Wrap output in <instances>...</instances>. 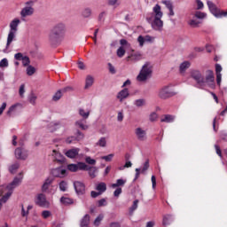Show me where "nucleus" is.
I'll list each match as a JSON object with an SVG mask.
<instances>
[{
    "mask_svg": "<svg viewBox=\"0 0 227 227\" xmlns=\"http://www.w3.org/2000/svg\"><path fill=\"white\" fill-rule=\"evenodd\" d=\"M153 13H154V19L153 20L152 18H146L147 22L151 24L153 29H155V31H162V27L164 26V22L162 21V11H160V5L156 4L153 7Z\"/></svg>",
    "mask_w": 227,
    "mask_h": 227,
    "instance_id": "1",
    "label": "nucleus"
},
{
    "mask_svg": "<svg viewBox=\"0 0 227 227\" xmlns=\"http://www.w3.org/2000/svg\"><path fill=\"white\" fill-rule=\"evenodd\" d=\"M65 31H66L65 24L59 23L55 25L51 30L49 35L50 43L52 45H56V43H58L59 40L63 38V35H65Z\"/></svg>",
    "mask_w": 227,
    "mask_h": 227,
    "instance_id": "2",
    "label": "nucleus"
},
{
    "mask_svg": "<svg viewBox=\"0 0 227 227\" xmlns=\"http://www.w3.org/2000/svg\"><path fill=\"white\" fill-rule=\"evenodd\" d=\"M153 68V67L152 66V63L146 62L143 66L138 75L137 76V81H138L139 82H143L146 81V79H148V77H150V75H152Z\"/></svg>",
    "mask_w": 227,
    "mask_h": 227,
    "instance_id": "3",
    "label": "nucleus"
},
{
    "mask_svg": "<svg viewBox=\"0 0 227 227\" xmlns=\"http://www.w3.org/2000/svg\"><path fill=\"white\" fill-rule=\"evenodd\" d=\"M190 75L192 79L196 81L199 88L203 89V86H205V78L203 77V74H201V72H200V70H192L191 71Z\"/></svg>",
    "mask_w": 227,
    "mask_h": 227,
    "instance_id": "4",
    "label": "nucleus"
},
{
    "mask_svg": "<svg viewBox=\"0 0 227 227\" xmlns=\"http://www.w3.org/2000/svg\"><path fill=\"white\" fill-rule=\"evenodd\" d=\"M204 81L208 85L209 88L215 87V76L214 75L213 70L207 69L206 71V77Z\"/></svg>",
    "mask_w": 227,
    "mask_h": 227,
    "instance_id": "5",
    "label": "nucleus"
},
{
    "mask_svg": "<svg viewBox=\"0 0 227 227\" xmlns=\"http://www.w3.org/2000/svg\"><path fill=\"white\" fill-rule=\"evenodd\" d=\"M207 6L215 17H226L227 12H221L217 9V6L215 5L212 1H207Z\"/></svg>",
    "mask_w": 227,
    "mask_h": 227,
    "instance_id": "6",
    "label": "nucleus"
},
{
    "mask_svg": "<svg viewBox=\"0 0 227 227\" xmlns=\"http://www.w3.org/2000/svg\"><path fill=\"white\" fill-rule=\"evenodd\" d=\"M51 175L55 178H65L67 176V169L63 168V167H59L56 168H52L51 170Z\"/></svg>",
    "mask_w": 227,
    "mask_h": 227,
    "instance_id": "7",
    "label": "nucleus"
},
{
    "mask_svg": "<svg viewBox=\"0 0 227 227\" xmlns=\"http://www.w3.org/2000/svg\"><path fill=\"white\" fill-rule=\"evenodd\" d=\"M67 169L68 171H71L72 173H75L77 171H79V169L81 171H82V169H86V163L84 162H78L77 164H69L67 165Z\"/></svg>",
    "mask_w": 227,
    "mask_h": 227,
    "instance_id": "8",
    "label": "nucleus"
},
{
    "mask_svg": "<svg viewBox=\"0 0 227 227\" xmlns=\"http://www.w3.org/2000/svg\"><path fill=\"white\" fill-rule=\"evenodd\" d=\"M74 187L76 194L82 196L86 192V185L83 184L81 181L74 182Z\"/></svg>",
    "mask_w": 227,
    "mask_h": 227,
    "instance_id": "9",
    "label": "nucleus"
},
{
    "mask_svg": "<svg viewBox=\"0 0 227 227\" xmlns=\"http://www.w3.org/2000/svg\"><path fill=\"white\" fill-rule=\"evenodd\" d=\"M16 159L20 160H26L27 159V152L24 151L22 147H18L14 152Z\"/></svg>",
    "mask_w": 227,
    "mask_h": 227,
    "instance_id": "10",
    "label": "nucleus"
},
{
    "mask_svg": "<svg viewBox=\"0 0 227 227\" xmlns=\"http://www.w3.org/2000/svg\"><path fill=\"white\" fill-rule=\"evenodd\" d=\"M20 177H14L13 181L6 186V189H8L9 192H12L20 182H22V172L19 174Z\"/></svg>",
    "mask_w": 227,
    "mask_h": 227,
    "instance_id": "11",
    "label": "nucleus"
},
{
    "mask_svg": "<svg viewBox=\"0 0 227 227\" xmlns=\"http://www.w3.org/2000/svg\"><path fill=\"white\" fill-rule=\"evenodd\" d=\"M173 95L175 94L169 90V87H165L159 92V97L163 99L169 98V97H173Z\"/></svg>",
    "mask_w": 227,
    "mask_h": 227,
    "instance_id": "12",
    "label": "nucleus"
},
{
    "mask_svg": "<svg viewBox=\"0 0 227 227\" xmlns=\"http://www.w3.org/2000/svg\"><path fill=\"white\" fill-rule=\"evenodd\" d=\"M135 134L138 141H145V139H146V131L141 128H137Z\"/></svg>",
    "mask_w": 227,
    "mask_h": 227,
    "instance_id": "13",
    "label": "nucleus"
},
{
    "mask_svg": "<svg viewBox=\"0 0 227 227\" xmlns=\"http://www.w3.org/2000/svg\"><path fill=\"white\" fill-rule=\"evenodd\" d=\"M35 203L39 207H47V205H49V203L47 202V199H45V195L43 193L37 196V200L35 201Z\"/></svg>",
    "mask_w": 227,
    "mask_h": 227,
    "instance_id": "14",
    "label": "nucleus"
},
{
    "mask_svg": "<svg viewBox=\"0 0 227 227\" xmlns=\"http://www.w3.org/2000/svg\"><path fill=\"white\" fill-rule=\"evenodd\" d=\"M35 13V9L33 7H24L21 12L20 15L21 17H29L30 15H33Z\"/></svg>",
    "mask_w": 227,
    "mask_h": 227,
    "instance_id": "15",
    "label": "nucleus"
},
{
    "mask_svg": "<svg viewBox=\"0 0 227 227\" xmlns=\"http://www.w3.org/2000/svg\"><path fill=\"white\" fill-rule=\"evenodd\" d=\"M129 89L125 88L118 93L117 98H119L120 102H123L125 98H129Z\"/></svg>",
    "mask_w": 227,
    "mask_h": 227,
    "instance_id": "16",
    "label": "nucleus"
},
{
    "mask_svg": "<svg viewBox=\"0 0 227 227\" xmlns=\"http://www.w3.org/2000/svg\"><path fill=\"white\" fill-rule=\"evenodd\" d=\"M161 123H173L175 121V116L171 114H164L160 118Z\"/></svg>",
    "mask_w": 227,
    "mask_h": 227,
    "instance_id": "17",
    "label": "nucleus"
},
{
    "mask_svg": "<svg viewBox=\"0 0 227 227\" xmlns=\"http://www.w3.org/2000/svg\"><path fill=\"white\" fill-rule=\"evenodd\" d=\"M66 155L69 159H75V157H77V155H79V148H73V149L68 150L67 152H66Z\"/></svg>",
    "mask_w": 227,
    "mask_h": 227,
    "instance_id": "18",
    "label": "nucleus"
},
{
    "mask_svg": "<svg viewBox=\"0 0 227 227\" xmlns=\"http://www.w3.org/2000/svg\"><path fill=\"white\" fill-rule=\"evenodd\" d=\"M53 153H55L56 162H59V164H65V162H67V158H65L61 153H58L56 150H53Z\"/></svg>",
    "mask_w": 227,
    "mask_h": 227,
    "instance_id": "19",
    "label": "nucleus"
},
{
    "mask_svg": "<svg viewBox=\"0 0 227 227\" xmlns=\"http://www.w3.org/2000/svg\"><path fill=\"white\" fill-rule=\"evenodd\" d=\"M19 24H20V20L15 19L10 23L11 33H17V27H19Z\"/></svg>",
    "mask_w": 227,
    "mask_h": 227,
    "instance_id": "20",
    "label": "nucleus"
},
{
    "mask_svg": "<svg viewBox=\"0 0 227 227\" xmlns=\"http://www.w3.org/2000/svg\"><path fill=\"white\" fill-rule=\"evenodd\" d=\"M82 171H89L90 178H95V176H97L95 175V173H97V167H89L86 165L85 168H82Z\"/></svg>",
    "mask_w": 227,
    "mask_h": 227,
    "instance_id": "21",
    "label": "nucleus"
},
{
    "mask_svg": "<svg viewBox=\"0 0 227 227\" xmlns=\"http://www.w3.org/2000/svg\"><path fill=\"white\" fill-rule=\"evenodd\" d=\"M90 215H85L80 222V227H90Z\"/></svg>",
    "mask_w": 227,
    "mask_h": 227,
    "instance_id": "22",
    "label": "nucleus"
},
{
    "mask_svg": "<svg viewBox=\"0 0 227 227\" xmlns=\"http://www.w3.org/2000/svg\"><path fill=\"white\" fill-rule=\"evenodd\" d=\"M53 182H54V178L48 177L42 186L43 192H45L49 189V186L51 185V184H52Z\"/></svg>",
    "mask_w": 227,
    "mask_h": 227,
    "instance_id": "23",
    "label": "nucleus"
},
{
    "mask_svg": "<svg viewBox=\"0 0 227 227\" xmlns=\"http://www.w3.org/2000/svg\"><path fill=\"white\" fill-rule=\"evenodd\" d=\"M12 192H8L3 198L0 199V210L3 207V203H6L8 200H10V196H12Z\"/></svg>",
    "mask_w": 227,
    "mask_h": 227,
    "instance_id": "24",
    "label": "nucleus"
},
{
    "mask_svg": "<svg viewBox=\"0 0 227 227\" xmlns=\"http://www.w3.org/2000/svg\"><path fill=\"white\" fill-rule=\"evenodd\" d=\"M15 33L16 32H9L8 37H7V43H6V49L12 45V42L15 39Z\"/></svg>",
    "mask_w": 227,
    "mask_h": 227,
    "instance_id": "25",
    "label": "nucleus"
},
{
    "mask_svg": "<svg viewBox=\"0 0 227 227\" xmlns=\"http://www.w3.org/2000/svg\"><path fill=\"white\" fill-rule=\"evenodd\" d=\"M96 191H98L101 194L106 192L107 191V184L106 183H99L96 187Z\"/></svg>",
    "mask_w": 227,
    "mask_h": 227,
    "instance_id": "26",
    "label": "nucleus"
},
{
    "mask_svg": "<svg viewBox=\"0 0 227 227\" xmlns=\"http://www.w3.org/2000/svg\"><path fill=\"white\" fill-rule=\"evenodd\" d=\"M139 61L141 59L140 53H131L129 56L127 57V61Z\"/></svg>",
    "mask_w": 227,
    "mask_h": 227,
    "instance_id": "27",
    "label": "nucleus"
},
{
    "mask_svg": "<svg viewBox=\"0 0 227 227\" xmlns=\"http://www.w3.org/2000/svg\"><path fill=\"white\" fill-rule=\"evenodd\" d=\"M84 123H86V121H84V119H82L80 121H77L75 122V125L79 127L82 130H88V125H85Z\"/></svg>",
    "mask_w": 227,
    "mask_h": 227,
    "instance_id": "28",
    "label": "nucleus"
},
{
    "mask_svg": "<svg viewBox=\"0 0 227 227\" xmlns=\"http://www.w3.org/2000/svg\"><path fill=\"white\" fill-rule=\"evenodd\" d=\"M94 81L95 80L93 79V76L87 75L86 81H85V90H88V88H90V86H93Z\"/></svg>",
    "mask_w": 227,
    "mask_h": 227,
    "instance_id": "29",
    "label": "nucleus"
},
{
    "mask_svg": "<svg viewBox=\"0 0 227 227\" xmlns=\"http://www.w3.org/2000/svg\"><path fill=\"white\" fill-rule=\"evenodd\" d=\"M60 203H62V205H74V200L68 198V197H62L60 199Z\"/></svg>",
    "mask_w": 227,
    "mask_h": 227,
    "instance_id": "30",
    "label": "nucleus"
},
{
    "mask_svg": "<svg viewBox=\"0 0 227 227\" xmlns=\"http://www.w3.org/2000/svg\"><path fill=\"white\" fill-rule=\"evenodd\" d=\"M79 114H80V116H82L83 118L82 120L86 121V120H88V118H90V111L85 112L84 109H82V108H80Z\"/></svg>",
    "mask_w": 227,
    "mask_h": 227,
    "instance_id": "31",
    "label": "nucleus"
},
{
    "mask_svg": "<svg viewBox=\"0 0 227 227\" xmlns=\"http://www.w3.org/2000/svg\"><path fill=\"white\" fill-rule=\"evenodd\" d=\"M127 181H125V180H123V179H118L117 181H116V184H112V187H113V189H116V187H123V185H125V183H126Z\"/></svg>",
    "mask_w": 227,
    "mask_h": 227,
    "instance_id": "32",
    "label": "nucleus"
},
{
    "mask_svg": "<svg viewBox=\"0 0 227 227\" xmlns=\"http://www.w3.org/2000/svg\"><path fill=\"white\" fill-rule=\"evenodd\" d=\"M63 97V92H61V90H59L52 97L53 102H58L61 98Z\"/></svg>",
    "mask_w": 227,
    "mask_h": 227,
    "instance_id": "33",
    "label": "nucleus"
},
{
    "mask_svg": "<svg viewBox=\"0 0 227 227\" xmlns=\"http://www.w3.org/2000/svg\"><path fill=\"white\" fill-rule=\"evenodd\" d=\"M191 67V63L189 61H184L180 65L179 70L180 72H184L187 68Z\"/></svg>",
    "mask_w": 227,
    "mask_h": 227,
    "instance_id": "34",
    "label": "nucleus"
},
{
    "mask_svg": "<svg viewBox=\"0 0 227 227\" xmlns=\"http://www.w3.org/2000/svg\"><path fill=\"white\" fill-rule=\"evenodd\" d=\"M96 145L97 146L106 148V146H107V140L106 139V137H101Z\"/></svg>",
    "mask_w": 227,
    "mask_h": 227,
    "instance_id": "35",
    "label": "nucleus"
},
{
    "mask_svg": "<svg viewBox=\"0 0 227 227\" xmlns=\"http://www.w3.org/2000/svg\"><path fill=\"white\" fill-rule=\"evenodd\" d=\"M20 167V165L19 163L12 165L9 168L10 173H12V175H15V173H17V169H19Z\"/></svg>",
    "mask_w": 227,
    "mask_h": 227,
    "instance_id": "36",
    "label": "nucleus"
},
{
    "mask_svg": "<svg viewBox=\"0 0 227 227\" xmlns=\"http://www.w3.org/2000/svg\"><path fill=\"white\" fill-rule=\"evenodd\" d=\"M137 203H139V200H134L133 205L129 207V215H132L134 210L137 208Z\"/></svg>",
    "mask_w": 227,
    "mask_h": 227,
    "instance_id": "37",
    "label": "nucleus"
},
{
    "mask_svg": "<svg viewBox=\"0 0 227 227\" xmlns=\"http://www.w3.org/2000/svg\"><path fill=\"white\" fill-rule=\"evenodd\" d=\"M36 72V68L33 66H28L27 67V75H33Z\"/></svg>",
    "mask_w": 227,
    "mask_h": 227,
    "instance_id": "38",
    "label": "nucleus"
},
{
    "mask_svg": "<svg viewBox=\"0 0 227 227\" xmlns=\"http://www.w3.org/2000/svg\"><path fill=\"white\" fill-rule=\"evenodd\" d=\"M23 67H29L31 60L29 59V57L24 56L21 59Z\"/></svg>",
    "mask_w": 227,
    "mask_h": 227,
    "instance_id": "39",
    "label": "nucleus"
},
{
    "mask_svg": "<svg viewBox=\"0 0 227 227\" xmlns=\"http://www.w3.org/2000/svg\"><path fill=\"white\" fill-rule=\"evenodd\" d=\"M102 219H104V215H99L94 220V226H100V223H102Z\"/></svg>",
    "mask_w": 227,
    "mask_h": 227,
    "instance_id": "40",
    "label": "nucleus"
},
{
    "mask_svg": "<svg viewBox=\"0 0 227 227\" xmlns=\"http://www.w3.org/2000/svg\"><path fill=\"white\" fill-rule=\"evenodd\" d=\"M117 56L118 58H123L125 56V49H123L122 46H121L118 50H117Z\"/></svg>",
    "mask_w": 227,
    "mask_h": 227,
    "instance_id": "41",
    "label": "nucleus"
},
{
    "mask_svg": "<svg viewBox=\"0 0 227 227\" xmlns=\"http://www.w3.org/2000/svg\"><path fill=\"white\" fill-rule=\"evenodd\" d=\"M82 16L86 19L88 17L91 16V9L90 8H86L83 12H82Z\"/></svg>",
    "mask_w": 227,
    "mask_h": 227,
    "instance_id": "42",
    "label": "nucleus"
},
{
    "mask_svg": "<svg viewBox=\"0 0 227 227\" xmlns=\"http://www.w3.org/2000/svg\"><path fill=\"white\" fill-rule=\"evenodd\" d=\"M67 181H61L59 183V189H60V191L65 192V191H67Z\"/></svg>",
    "mask_w": 227,
    "mask_h": 227,
    "instance_id": "43",
    "label": "nucleus"
},
{
    "mask_svg": "<svg viewBox=\"0 0 227 227\" xmlns=\"http://www.w3.org/2000/svg\"><path fill=\"white\" fill-rule=\"evenodd\" d=\"M98 203V207H106V205H107V200L106 199H101L97 201Z\"/></svg>",
    "mask_w": 227,
    "mask_h": 227,
    "instance_id": "44",
    "label": "nucleus"
},
{
    "mask_svg": "<svg viewBox=\"0 0 227 227\" xmlns=\"http://www.w3.org/2000/svg\"><path fill=\"white\" fill-rule=\"evenodd\" d=\"M8 67V59H3L0 61V68H6Z\"/></svg>",
    "mask_w": 227,
    "mask_h": 227,
    "instance_id": "45",
    "label": "nucleus"
},
{
    "mask_svg": "<svg viewBox=\"0 0 227 227\" xmlns=\"http://www.w3.org/2000/svg\"><path fill=\"white\" fill-rule=\"evenodd\" d=\"M42 215H43V219H47V218L51 217L52 215V214L49 210H44L42 212Z\"/></svg>",
    "mask_w": 227,
    "mask_h": 227,
    "instance_id": "46",
    "label": "nucleus"
},
{
    "mask_svg": "<svg viewBox=\"0 0 227 227\" xmlns=\"http://www.w3.org/2000/svg\"><path fill=\"white\" fill-rule=\"evenodd\" d=\"M85 162H87V164H90L91 166H95V164H97V160L91 159V157H87L85 159Z\"/></svg>",
    "mask_w": 227,
    "mask_h": 227,
    "instance_id": "47",
    "label": "nucleus"
},
{
    "mask_svg": "<svg viewBox=\"0 0 227 227\" xmlns=\"http://www.w3.org/2000/svg\"><path fill=\"white\" fill-rule=\"evenodd\" d=\"M135 106H137V107H143V106H145V99H137L135 101Z\"/></svg>",
    "mask_w": 227,
    "mask_h": 227,
    "instance_id": "48",
    "label": "nucleus"
},
{
    "mask_svg": "<svg viewBox=\"0 0 227 227\" xmlns=\"http://www.w3.org/2000/svg\"><path fill=\"white\" fill-rule=\"evenodd\" d=\"M157 118H159V115L157 114V113L153 112L150 116H149V120L150 121H155V120H157Z\"/></svg>",
    "mask_w": 227,
    "mask_h": 227,
    "instance_id": "49",
    "label": "nucleus"
},
{
    "mask_svg": "<svg viewBox=\"0 0 227 227\" xmlns=\"http://www.w3.org/2000/svg\"><path fill=\"white\" fill-rule=\"evenodd\" d=\"M148 168H150V161L147 160L144 164L141 173L148 171Z\"/></svg>",
    "mask_w": 227,
    "mask_h": 227,
    "instance_id": "50",
    "label": "nucleus"
},
{
    "mask_svg": "<svg viewBox=\"0 0 227 227\" xmlns=\"http://www.w3.org/2000/svg\"><path fill=\"white\" fill-rule=\"evenodd\" d=\"M114 157V154H108L106 156H103L102 159L106 162H111Z\"/></svg>",
    "mask_w": 227,
    "mask_h": 227,
    "instance_id": "51",
    "label": "nucleus"
},
{
    "mask_svg": "<svg viewBox=\"0 0 227 227\" xmlns=\"http://www.w3.org/2000/svg\"><path fill=\"white\" fill-rule=\"evenodd\" d=\"M14 59H17V61H22L24 55L21 52L16 53Z\"/></svg>",
    "mask_w": 227,
    "mask_h": 227,
    "instance_id": "52",
    "label": "nucleus"
},
{
    "mask_svg": "<svg viewBox=\"0 0 227 227\" xmlns=\"http://www.w3.org/2000/svg\"><path fill=\"white\" fill-rule=\"evenodd\" d=\"M137 42L140 45V47H143L145 45V37L143 35H139L137 38Z\"/></svg>",
    "mask_w": 227,
    "mask_h": 227,
    "instance_id": "53",
    "label": "nucleus"
},
{
    "mask_svg": "<svg viewBox=\"0 0 227 227\" xmlns=\"http://www.w3.org/2000/svg\"><path fill=\"white\" fill-rule=\"evenodd\" d=\"M195 17L197 19H205L206 14L204 12H195Z\"/></svg>",
    "mask_w": 227,
    "mask_h": 227,
    "instance_id": "54",
    "label": "nucleus"
},
{
    "mask_svg": "<svg viewBox=\"0 0 227 227\" xmlns=\"http://www.w3.org/2000/svg\"><path fill=\"white\" fill-rule=\"evenodd\" d=\"M29 102L30 104H35V102H36V96L33 92L30 94Z\"/></svg>",
    "mask_w": 227,
    "mask_h": 227,
    "instance_id": "55",
    "label": "nucleus"
},
{
    "mask_svg": "<svg viewBox=\"0 0 227 227\" xmlns=\"http://www.w3.org/2000/svg\"><path fill=\"white\" fill-rule=\"evenodd\" d=\"M189 24L192 27H198L200 26V22L194 20H190Z\"/></svg>",
    "mask_w": 227,
    "mask_h": 227,
    "instance_id": "56",
    "label": "nucleus"
},
{
    "mask_svg": "<svg viewBox=\"0 0 227 227\" xmlns=\"http://www.w3.org/2000/svg\"><path fill=\"white\" fill-rule=\"evenodd\" d=\"M221 72H223V67L219 64H215V74H221Z\"/></svg>",
    "mask_w": 227,
    "mask_h": 227,
    "instance_id": "57",
    "label": "nucleus"
},
{
    "mask_svg": "<svg viewBox=\"0 0 227 227\" xmlns=\"http://www.w3.org/2000/svg\"><path fill=\"white\" fill-rule=\"evenodd\" d=\"M100 195H102L100 192H95V191L90 192L91 198H98V196Z\"/></svg>",
    "mask_w": 227,
    "mask_h": 227,
    "instance_id": "58",
    "label": "nucleus"
},
{
    "mask_svg": "<svg viewBox=\"0 0 227 227\" xmlns=\"http://www.w3.org/2000/svg\"><path fill=\"white\" fill-rule=\"evenodd\" d=\"M163 3L165 4V5L168 8V10L173 9V4L171 3V1L166 0Z\"/></svg>",
    "mask_w": 227,
    "mask_h": 227,
    "instance_id": "59",
    "label": "nucleus"
},
{
    "mask_svg": "<svg viewBox=\"0 0 227 227\" xmlns=\"http://www.w3.org/2000/svg\"><path fill=\"white\" fill-rule=\"evenodd\" d=\"M24 88H25V85H24V84H21L20 87V91H19V93H20V97H21V98H24V92H25Z\"/></svg>",
    "mask_w": 227,
    "mask_h": 227,
    "instance_id": "60",
    "label": "nucleus"
},
{
    "mask_svg": "<svg viewBox=\"0 0 227 227\" xmlns=\"http://www.w3.org/2000/svg\"><path fill=\"white\" fill-rule=\"evenodd\" d=\"M15 107H17V105H13L9 108V110L7 111V116H12V113L15 111Z\"/></svg>",
    "mask_w": 227,
    "mask_h": 227,
    "instance_id": "61",
    "label": "nucleus"
},
{
    "mask_svg": "<svg viewBox=\"0 0 227 227\" xmlns=\"http://www.w3.org/2000/svg\"><path fill=\"white\" fill-rule=\"evenodd\" d=\"M215 148L216 150V153L217 155H219V157H223V153L221 151V147L218 145H215Z\"/></svg>",
    "mask_w": 227,
    "mask_h": 227,
    "instance_id": "62",
    "label": "nucleus"
},
{
    "mask_svg": "<svg viewBox=\"0 0 227 227\" xmlns=\"http://www.w3.org/2000/svg\"><path fill=\"white\" fill-rule=\"evenodd\" d=\"M110 74H116V69L113 67V64L108 63Z\"/></svg>",
    "mask_w": 227,
    "mask_h": 227,
    "instance_id": "63",
    "label": "nucleus"
},
{
    "mask_svg": "<svg viewBox=\"0 0 227 227\" xmlns=\"http://www.w3.org/2000/svg\"><path fill=\"white\" fill-rule=\"evenodd\" d=\"M121 193V188H117L114 192V196H115V198H118V196H120Z\"/></svg>",
    "mask_w": 227,
    "mask_h": 227,
    "instance_id": "64",
    "label": "nucleus"
}]
</instances>
